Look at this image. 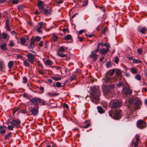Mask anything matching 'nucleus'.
<instances>
[{"instance_id": "nucleus-12", "label": "nucleus", "mask_w": 147, "mask_h": 147, "mask_svg": "<svg viewBox=\"0 0 147 147\" xmlns=\"http://www.w3.org/2000/svg\"><path fill=\"white\" fill-rule=\"evenodd\" d=\"M103 91L104 93H105L107 95H109L111 92L110 88L107 86H105L103 88Z\"/></svg>"}, {"instance_id": "nucleus-34", "label": "nucleus", "mask_w": 147, "mask_h": 147, "mask_svg": "<svg viewBox=\"0 0 147 147\" xmlns=\"http://www.w3.org/2000/svg\"><path fill=\"white\" fill-rule=\"evenodd\" d=\"M52 78L55 81L59 80L61 79V78L57 77L56 76L52 77Z\"/></svg>"}, {"instance_id": "nucleus-51", "label": "nucleus", "mask_w": 147, "mask_h": 147, "mask_svg": "<svg viewBox=\"0 0 147 147\" xmlns=\"http://www.w3.org/2000/svg\"><path fill=\"white\" fill-rule=\"evenodd\" d=\"M119 61V60L118 59V57H116L115 58V61L114 62L116 64H117L118 62Z\"/></svg>"}, {"instance_id": "nucleus-62", "label": "nucleus", "mask_w": 147, "mask_h": 147, "mask_svg": "<svg viewBox=\"0 0 147 147\" xmlns=\"http://www.w3.org/2000/svg\"><path fill=\"white\" fill-rule=\"evenodd\" d=\"M6 29L8 31H11V29L10 28L9 26H6Z\"/></svg>"}, {"instance_id": "nucleus-57", "label": "nucleus", "mask_w": 147, "mask_h": 147, "mask_svg": "<svg viewBox=\"0 0 147 147\" xmlns=\"http://www.w3.org/2000/svg\"><path fill=\"white\" fill-rule=\"evenodd\" d=\"M9 45L10 47H13L14 46V44L12 42L10 41V43H9Z\"/></svg>"}, {"instance_id": "nucleus-14", "label": "nucleus", "mask_w": 147, "mask_h": 147, "mask_svg": "<svg viewBox=\"0 0 147 147\" xmlns=\"http://www.w3.org/2000/svg\"><path fill=\"white\" fill-rule=\"evenodd\" d=\"M45 102H47L46 101L44 100L43 99H41V101H40V103H41V105H48V109H50V108H53L55 107V106H52L51 105H50L49 104L47 103H46Z\"/></svg>"}, {"instance_id": "nucleus-54", "label": "nucleus", "mask_w": 147, "mask_h": 147, "mask_svg": "<svg viewBox=\"0 0 147 147\" xmlns=\"http://www.w3.org/2000/svg\"><path fill=\"white\" fill-rule=\"evenodd\" d=\"M18 0H12V2L13 4H17L18 3Z\"/></svg>"}, {"instance_id": "nucleus-59", "label": "nucleus", "mask_w": 147, "mask_h": 147, "mask_svg": "<svg viewBox=\"0 0 147 147\" xmlns=\"http://www.w3.org/2000/svg\"><path fill=\"white\" fill-rule=\"evenodd\" d=\"M138 52L139 54H141L142 52V50L141 49H139L138 50Z\"/></svg>"}, {"instance_id": "nucleus-8", "label": "nucleus", "mask_w": 147, "mask_h": 147, "mask_svg": "<svg viewBox=\"0 0 147 147\" xmlns=\"http://www.w3.org/2000/svg\"><path fill=\"white\" fill-rule=\"evenodd\" d=\"M39 109L38 106L33 107L31 111L32 115L34 116H37L38 114Z\"/></svg>"}, {"instance_id": "nucleus-30", "label": "nucleus", "mask_w": 147, "mask_h": 147, "mask_svg": "<svg viewBox=\"0 0 147 147\" xmlns=\"http://www.w3.org/2000/svg\"><path fill=\"white\" fill-rule=\"evenodd\" d=\"M13 64V61H9L8 63V67L9 69L11 68Z\"/></svg>"}, {"instance_id": "nucleus-38", "label": "nucleus", "mask_w": 147, "mask_h": 147, "mask_svg": "<svg viewBox=\"0 0 147 147\" xmlns=\"http://www.w3.org/2000/svg\"><path fill=\"white\" fill-rule=\"evenodd\" d=\"M135 78L138 80H140L141 79V76L140 75L138 74L136 75Z\"/></svg>"}, {"instance_id": "nucleus-55", "label": "nucleus", "mask_w": 147, "mask_h": 147, "mask_svg": "<svg viewBox=\"0 0 147 147\" xmlns=\"http://www.w3.org/2000/svg\"><path fill=\"white\" fill-rule=\"evenodd\" d=\"M37 63L38 66H40V67H41V68H42L43 66L39 61H38Z\"/></svg>"}, {"instance_id": "nucleus-16", "label": "nucleus", "mask_w": 147, "mask_h": 147, "mask_svg": "<svg viewBox=\"0 0 147 147\" xmlns=\"http://www.w3.org/2000/svg\"><path fill=\"white\" fill-rule=\"evenodd\" d=\"M138 30L139 32H141L142 34H145L147 30L146 28L145 27H142L141 29H140V28H139L138 29Z\"/></svg>"}, {"instance_id": "nucleus-32", "label": "nucleus", "mask_w": 147, "mask_h": 147, "mask_svg": "<svg viewBox=\"0 0 147 147\" xmlns=\"http://www.w3.org/2000/svg\"><path fill=\"white\" fill-rule=\"evenodd\" d=\"M24 65L26 67H29L30 65L29 63L27 62V60L24 61L23 62Z\"/></svg>"}, {"instance_id": "nucleus-22", "label": "nucleus", "mask_w": 147, "mask_h": 147, "mask_svg": "<svg viewBox=\"0 0 147 147\" xmlns=\"http://www.w3.org/2000/svg\"><path fill=\"white\" fill-rule=\"evenodd\" d=\"M99 45H100L102 47H103L104 46H105L106 47H107V48H108V49H109V48H110V45L109 43H102V42H99Z\"/></svg>"}, {"instance_id": "nucleus-50", "label": "nucleus", "mask_w": 147, "mask_h": 147, "mask_svg": "<svg viewBox=\"0 0 147 147\" xmlns=\"http://www.w3.org/2000/svg\"><path fill=\"white\" fill-rule=\"evenodd\" d=\"M90 126V123H89L87 124H86L85 126L83 127L84 128H87L89 127Z\"/></svg>"}, {"instance_id": "nucleus-33", "label": "nucleus", "mask_w": 147, "mask_h": 147, "mask_svg": "<svg viewBox=\"0 0 147 147\" xmlns=\"http://www.w3.org/2000/svg\"><path fill=\"white\" fill-rule=\"evenodd\" d=\"M134 101V99L130 98L129 101V104L130 105H132L133 104Z\"/></svg>"}, {"instance_id": "nucleus-21", "label": "nucleus", "mask_w": 147, "mask_h": 147, "mask_svg": "<svg viewBox=\"0 0 147 147\" xmlns=\"http://www.w3.org/2000/svg\"><path fill=\"white\" fill-rule=\"evenodd\" d=\"M7 45L5 43H4L0 45V47L1 49L3 51H5L7 50V49L6 48Z\"/></svg>"}, {"instance_id": "nucleus-3", "label": "nucleus", "mask_w": 147, "mask_h": 147, "mask_svg": "<svg viewBox=\"0 0 147 147\" xmlns=\"http://www.w3.org/2000/svg\"><path fill=\"white\" fill-rule=\"evenodd\" d=\"M113 113L114 118L116 119H120L122 115V111L119 109L115 110Z\"/></svg>"}, {"instance_id": "nucleus-56", "label": "nucleus", "mask_w": 147, "mask_h": 147, "mask_svg": "<svg viewBox=\"0 0 147 147\" xmlns=\"http://www.w3.org/2000/svg\"><path fill=\"white\" fill-rule=\"evenodd\" d=\"M62 31H63V32L64 33H65L66 32H67L68 33H69V31L68 30V29H67V28H63V29Z\"/></svg>"}, {"instance_id": "nucleus-39", "label": "nucleus", "mask_w": 147, "mask_h": 147, "mask_svg": "<svg viewBox=\"0 0 147 147\" xmlns=\"http://www.w3.org/2000/svg\"><path fill=\"white\" fill-rule=\"evenodd\" d=\"M135 137L136 139V143H138V142L140 140V137H139V136H138V135L136 134L135 136Z\"/></svg>"}, {"instance_id": "nucleus-13", "label": "nucleus", "mask_w": 147, "mask_h": 147, "mask_svg": "<svg viewBox=\"0 0 147 147\" xmlns=\"http://www.w3.org/2000/svg\"><path fill=\"white\" fill-rule=\"evenodd\" d=\"M43 11H42V13L45 15H48L50 14V13L52 11L50 9H47L46 8H43Z\"/></svg>"}, {"instance_id": "nucleus-47", "label": "nucleus", "mask_w": 147, "mask_h": 147, "mask_svg": "<svg viewBox=\"0 0 147 147\" xmlns=\"http://www.w3.org/2000/svg\"><path fill=\"white\" fill-rule=\"evenodd\" d=\"M76 77V76L74 74H73L71 76L70 80L71 81L74 80Z\"/></svg>"}, {"instance_id": "nucleus-53", "label": "nucleus", "mask_w": 147, "mask_h": 147, "mask_svg": "<svg viewBox=\"0 0 147 147\" xmlns=\"http://www.w3.org/2000/svg\"><path fill=\"white\" fill-rule=\"evenodd\" d=\"M59 93H57V92H55L53 93H52V97H55V96H57L59 95Z\"/></svg>"}, {"instance_id": "nucleus-60", "label": "nucleus", "mask_w": 147, "mask_h": 147, "mask_svg": "<svg viewBox=\"0 0 147 147\" xmlns=\"http://www.w3.org/2000/svg\"><path fill=\"white\" fill-rule=\"evenodd\" d=\"M7 127H8V128L10 130H13V127L11 125H9Z\"/></svg>"}, {"instance_id": "nucleus-27", "label": "nucleus", "mask_w": 147, "mask_h": 147, "mask_svg": "<svg viewBox=\"0 0 147 147\" xmlns=\"http://www.w3.org/2000/svg\"><path fill=\"white\" fill-rule=\"evenodd\" d=\"M11 132H9L8 134L5 135V140L8 139L9 138H11Z\"/></svg>"}, {"instance_id": "nucleus-61", "label": "nucleus", "mask_w": 147, "mask_h": 147, "mask_svg": "<svg viewBox=\"0 0 147 147\" xmlns=\"http://www.w3.org/2000/svg\"><path fill=\"white\" fill-rule=\"evenodd\" d=\"M86 36L88 37L89 38H91V37H93L94 36V35L92 34H86Z\"/></svg>"}, {"instance_id": "nucleus-43", "label": "nucleus", "mask_w": 147, "mask_h": 147, "mask_svg": "<svg viewBox=\"0 0 147 147\" xmlns=\"http://www.w3.org/2000/svg\"><path fill=\"white\" fill-rule=\"evenodd\" d=\"M133 62L134 63H142V62L141 61H139L138 60V59H134L133 61Z\"/></svg>"}, {"instance_id": "nucleus-48", "label": "nucleus", "mask_w": 147, "mask_h": 147, "mask_svg": "<svg viewBox=\"0 0 147 147\" xmlns=\"http://www.w3.org/2000/svg\"><path fill=\"white\" fill-rule=\"evenodd\" d=\"M108 30V28L107 27H106L103 30L102 32V33L103 34H105V33Z\"/></svg>"}, {"instance_id": "nucleus-11", "label": "nucleus", "mask_w": 147, "mask_h": 147, "mask_svg": "<svg viewBox=\"0 0 147 147\" xmlns=\"http://www.w3.org/2000/svg\"><path fill=\"white\" fill-rule=\"evenodd\" d=\"M123 91L125 95H130L132 92L130 88L125 86L123 88Z\"/></svg>"}, {"instance_id": "nucleus-63", "label": "nucleus", "mask_w": 147, "mask_h": 147, "mask_svg": "<svg viewBox=\"0 0 147 147\" xmlns=\"http://www.w3.org/2000/svg\"><path fill=\"white\" fill-rule=\"evenodd\" d=\"M5 22L6 26H9V21L8 19H6Z\"/></svg>"}, {"instance_id": "nucleus-17", "label": "nucleus", "mask_w": 147, "mask_h": 147, "mask_svg": "<svg viewBox=\"0 0 147 147\" xmlns=\"http://www.w3.org/2000/svg\"><path fill=\"white\" fill-rule=\"evenodd\" d=\"M109 51V50L108 48H107L106 49H101L100 50V53L103 54H106Z\"/></svg>"}, {"instance_id": "nucleus-46", "label": "nucleus", "mask_w": 147, "mask_h": 147, "mask_svg": "<svg viewBox=\"0 0 147 147\" xmlns=\"http://www.w3.org/2000/svg\"><path fill=\"white\" fill-rule=\"evenodd\" d=\"M57 54L59 56H60L61 57H64L66 56V55L61 53L58 52L57 53Z\"/></svg>"}, {"instance_id": "nucleus-4", "label": "nucleus", "mask_w": 147, "mask_h": 147, "mask_svg": "<svg viewBox=\"0 0 147 147\" xmlns=\"http://www.w3.org/2000/svg\"><path fill=\"white\" fill-rule=\"evenodd\" d=\"M116 69H113L109 71L106 74L107 76L106 80L107 82H110L111 80V78L110 77V76H112L115 71Z\"/></svg>"}, {"instance_id": "nucleus-58", "label": "nucleus", "mask_w": 147, "mask_h": 147, "mask_svg": "<svg viewBox=\"0 0 147 147\" xmlns=\"http://www.w3.org/2000/svg\"><path fill=\"white\" fill-rule=\"evenodd\" d=\"M20 111L22 113L25 114L27 113V111L26 110H21Z\"/></svg>"}, {"instance_id": "nucleus-19", "label": "nucleus", "mask_w": 147, "mask_h": 147, "mask_svg": "<svg viewBox=\"0 0 147 147\" xmlns=\"http://www.w3.org/2000/svg\"><path fill=\"white\" fill-rule=\"evenodd\" d=\"M1 36L4 39H9V36L8 34L3 32L2 33Z\"/></svg>"}, {"instance_id": "nucleus-35", "label": "nucleus", "mask_w": 147, "mask_h": 147, "mask_svg": "<svg viewBox=\"0 0 147 147\" xmlns=\"http://www.w3.org/2000/svg\"><path fill=\"white\" fill-rule=\"evenodd\" d=\"M65 50L64 47L63 46L60 47L59 49H58V51L60 52H63Z\"/></svg>"}, {"instance_id": "nucleus-49", "label": "nucleus", "mask_w": 147, "mask_h": 147, "mask_svg": "<svg viewBox=\"0 0 147 147\" xmlns=\"http://www.w3.org/2000/svg\"><path fill=\"white\" fill-rule=\"evenodd\" d=\"M108 87L109 88H110L111 89H113L115 87V86L114 84H113L109 85H108Z\"/></svg>"}, {"instance_id": "nucleus-20", "label": "nucleus", "mask_w": 147, "mask_h": 147, "mask_svg": "<svg viewBox=\"0 0 147 147\" xmlns=\"http://www.w3.org/2000/svg\"><path fill=\"white\" fill-rule=\"evenodd\" d=\"M113 63L111 61H106L105 63V65L106 67L108 68L111 67Z\"/></svg>"}, {"instance_id": "nucleus-15", "label": "nucleus", "mask_w": 147, "mask_h": 147, "mask_svg": "<svg viewBox=\"0 0 147 147\" xmlns=\"http://www.w3.org/2000/svg\"><path fill=\"white\" fill-rule=\"evenodd\" d=\"M98 55L96 54L95 53H94V51H92L91 52V54L90 55V57L91 58H93V61H95L97 59L98 57Z\"/></svg>"}, {"instance_id": "nucleus-9", "label": "nucleus", "mask_w": 147, "mask_h": 147, "mask_svg": "<svg viewBox=\"0 0 147 147\" xmlns=\"http://www.w3.org/2000/svg\"><path fill=\"white\" fill-rule=\"evenodd\" d=\"M21 124V121L20 120L17 119V120L13 119L12 120L11 122V125L13 126H16L17 128L19 127V126Z\"/></svg>"}, {"instance_id": "nucleus-5", "label": "nucleus", "mask_w": 147, "mask_h": 147, "mask_svg": "<svg viewBox=\"0 0 147 147\" xmlns=\"http://www.w3.org/2000/svg\"><path fill=\"white\" fill-rule=\"evenodd\" d=\"M30 102H32V104L35 105V106H38V102L40 103L41 99L37 97L34 98L32 97L31 99H29Z\"/></svg>"}, {"instance_id": "nucleus-44", "label": "nucleus", "mask_w": 147, "mask_h": 147, "mask_svg": "<svg viewBox=\"0 0 147 147\" xmlns=\"http://www.w3.org/2000/svg\"><path fill=\"white\" fill-rule=\"evenodd\" d=\"M35 40L34 39V37L33 36L32 38L31 39L30 43L31 44H34V43L35 42Z\"/></svg>"}, {"instance_id": "nucleus-64", "label": "nucleus", "mask_w": 147, "mask_h": 147, "mask_svg": "<svg viewBox=\"0 0 147 147\" xmlns=\"http://www.w3.org/2000/svg\"><path fill=\"white\" fill-rule=\"evenodd\" d=\"M84 30H81L79 31L78 32V34L79 35H80L82 34L84 32Z\"/></svg>"}, {"instance_id": "nucleus-1", "label": "nucleus", "mask_w": 147, "mask_h": 147, "mask_svg": "<svg viewBox=\"0 0 147 147\" xmlns=\"http://www.w3.org/2000/svg\"><path fill=\"white\" fill-rule=\"evenodd\" d=\"M91 93L93 97V99L91 100L92 102L95 104H97L99 100V90L96 87H93L91 88Z\"/></svg>"}, {"instance_id": "nucleus-37", "label": "nucleus", "mask_w": 147, "mask_h": 147, "mask_svg": "<svg viewBox=\"0 0 147 147\" xmlns=\"http://www.w3.org/2000/svg\"><path fill=\"white\" fill-rule=\"evenodd\" d=\"M35 46L34 44H33L30 43V45H29L28 47L30 49H32Z\"/></svg>"}, {"instance_id": "nucleus-42", "label": "nucleus", "mask_w": 147, "mask_h": 147, "mask_svg": "<svg viewBox=\"0 0 147 147\" xmlns=\"http://www.w3.org/2000/svg\"><path fill=\"white\" fill-rule=\"evenodd\" d=\"M41 38L39 36H36L35 38V40L37 42H39Z\"/></svg>"}, {"instance_id": "nucleus-28", "label": "nucleus", "mask_w": 147, "mask_h": 147, "mask_svg": "<svg viewBox=\"0 0 147 147\" xmlns=\"http://www.w3.org/2000/svg\"><path fill=\"white\" fill-rule=\"evenodd\" d=\"M82 3H83L82 4V6L83 7L87 5L88 4V0H84L82 1Z\"/></svg>"}, {"instance_id": "nucleus-45", "label": "nucleus", "mask_w": 147, "mask_h": 147, "mask_svg": "<svg viewBox=\"0 0 147 147\" xmlns=\"http://www.w3.org/2000/svg\"><path fill=\"white\" fill-rule=\"evenodd\" d=\"M42 26H40L37 28V30L39 33H42V31L41 29H42Z\"/></svg>"}, {"instance_id": "nucleus-7", "label": "nucleus", "mask_w": 147, "mask_h": 147, "mask_svg": "<svg viewBox=\"0 0 147 147\" xmlns=\"http://www.w3.org/2000/svg\"><path fill=\"white\" fill-rule=\"evenodd\" d=\"M35 55H33L32 53H28L26 55L28 57V61L31 63H33L34 61V59L35 58Z\"/></svg>"}, {"instance_id": "nucleus-2", "label": "nucleus", "mask_w": 147, "mask_h": 147, "mask_svg": "<svg viewBox=\"0 0 147 147\" xmlns=\"http://www.w3.org/2000/svg\"><path fill=\"white\" fill-rule=\"evenodd\" d=\"M122 101L119 99L113 100L110 102V105L113 108H118L122 106Z\"/></svg>"}, {"instance_id": "nucleus-29", "label": "nucleus", "mask_w": 147, "mask_h": 147, "mask_svg": "<svg viewBox=\"0 0 147 147\" xmlns=\"http://www.w3.org/2000/svg\"><path fill=\"white\" fill-rule=\"evenodd\" d=\"M71 38V36L70 34H67L65 37L64 39L67 40H69Z\"/></svg>"}, {"instance_id": "nucleus-26", "label": "nucleus", "mask_w": 147, "mask_h": 147, "mask_svg": "<svg viewBox=\"0 0 147 147\" xmlns=\"http://www.w3.org/2000/svg\"><path fill=\"white\" fill-rule=\"evenodd\" d=\"M97 108L98 112L100 113H104V111L103 109L100 106H97Z\"/></svg>"}, {"instance_id": "nucleus-31", "label": "nucleus", "mask_w": 147, "mask_h": 147, "mask_svg": "<svg viewBox=\"0 0 147 147\" xmlns=\"http://www.w3.org/2000/svg\"><path fill=\"white\" fill-rule=\"evenodd\" d=\"M20 41L21 44L22 45H24L26 42V39L24 38H21Z\"/></svg>"}, {"instance_id": "nucleus-36", "label": "nucleus", "mask_w": 147, "mask_h": 147, "mask_svg": "<svg viewBox=\"0 0 147 147\" xmlns=\"http://www.w3.org/2000/svg\"><path fill=\"white\" fill-rule=\"evenodd\" d=\"M117 86L118 87H120V86H124V84H123L122 82H119L117 84Z\"/></svg>"}, {"instance_id": "nucleus-6", "label": "nucleus", "mask_w": 147, "mask_h": 147, "mask_svg": "<svg viewBox=\"0 0 147 147\" xmlns=\"http://www.w3.org/2000/svg\"><path fill=\"white\" fill-rule=\"evenodd\" d=\"M137 126L140 129H143L146 126V123L143 120H138L137 123Z\"/></svg>"}, {"instance_id": "nucleus-18", "label": "nucleus", "mask_w": 147, "mask_h": 147, "mask_svg": "<svg viewBox=\"0 0 147 147\" xmlns=\"http://www.w3.org/2000/svg\"><path fill=\"white\" fill-rule=\"evenodd\" d=\"M116 74L119 78H121L122 76V73L119 69H117L116 71Z\"/></svg>"}, {"instance_id": "nucleus-24", "label": "nucleus", "mask_w": 147, "mask_h": 147, "mask_svg": "<svg viewBox=\"0 0 147 147\" xmlns=\"http://www.w3.org/2000/svg\"><path fill=\"white\" fill-rule=\"evenodd\" d=\"M44 62L45 65L50 66H51L53 63V62L49 59L47 60L45 62L44 61Z\"/></svg>"}, {"instance_id": "nucleus-52", "label": "nucleus", "mask_w": 147, "mask_h": 147, "mask_svg": "<svg viewBox=\"0 0 147 147\" xmlns=\"http://www.w3.org/2000/svg\"><path fill=\"white\" fill-rule=\"evenodd\" d=\"M23 82L24 84L26 83L27 81V78L25 77H23Z\"/></svg>"}, {"instance_id": "nucleus-23", "label": "nucleus", "mask_w": 147, "mask_h": 147, "mask_svg": "<svg viewBox=\"0 0 147 147\" xmlns=\"http://www.w3.org/2000/svg\"><path fill=\"white\" fill-rule=\"evenodd\" d=\"M130 71L133 74H135L137 73L138 71L136 68L133 67H131L130 68Z\"/></svg>"}, {"instance_id": "nucleus-25", "label": "nucleus", "mask_w": 147, "mask_h": 147, "mask_svg": "<svg viewBox=\"0 0 147 147\" xmlns=\"http://www.w3.org/2000/svg\"><path fill=\"white\" fill-rule=\"evenodd\" d=\"M142 104V102L140 100H136L135 105L137 106H139Z\"/></svg>"}, {"instance_id": "nucleus-40", "label": "nucleus", "mask_w": 147, "mask_h": 147, "mask_svg": "<svg viewBox=\"0 0 147 147\" xmlns=\"http://www.w3.org/2000/svg\"><path fill=\"white\" fill-rule=\"evenodd\" d=\"M53 40L55 41H56L58 38V37L56 35L54 34H53Z\"/></svg>"}, {"instance_id": "nucleus-10", "label": "nucleus", "mask_w": 147, "mask_h": 147, "mask_svg": "<svg viewBox=\"0 0 147 147\" xmlns=\"http://www.w3.org/2000/svg\"><path fill=\"white\" fill-rule=\"evenodd\" d=\"M36 5L39 10V11L42 12L44 6L43 2L40 0H38Z\"/></svg>"}, {"instance_id": "nucleus-41", "label": "nucleus", "mask_w": 147, "mask_h": 147, "mask_svg": "<svg viewBox=\"0 0 147 147\" xmlns=\"http://www.w3.org/2000/svg\"><path fill=\"white\" fill-rule=\"evenodd\" d=\"M56 85L58 88H59L62 87L61 83L59 82H57L56 83Z\"/></svg>"}]
</instances>
